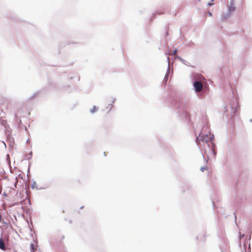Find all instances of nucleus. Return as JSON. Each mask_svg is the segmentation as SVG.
Masks as SVG:
<instances>
[{"label":"nucleus","mask_w":252,"mask_h":252,"mask_svg":"<svg viewBox=\"0 0 252 252\" xmlns=\"http://www.w3.org/2000/svg\"><path fill=\"white\" fill-rule=\"evenodd\" d=\"M214 138V135H211L209 127L207 124H205L200 131L199 135L196 137L195 142L197 145L199 147L203 144L205 148L206 144L213 156L216 155V152L213 142L211 141Z\"/></svg>","instance_id":"f257e3e1"},{"label":"nucleus","mask_w":252,"mask_h":252,"mask_svg":"<svg viewBox=\"0 0 252 252\" xmlns=\"http://www.w3.org/2000/svg\"><path fill=\"white\" fill-rule=\"evenodd\" d=\"M172 105L173 107L177 110V113L179 114L180 116H184L186 120H188L189 118V114L185 110V104L183 101L179 99H176L173 100Z\"/></svg>","instance_id":"f03ea898"},{"label":"nucleus","mask_w":252,"mask_h":252,"mask_svg":"<svg viewBox=\"0 0 252 252\" xmlns=\"http://www.w3.org/2000/svg\"><path fill=\"white\" fill-rule=\"evenodd\" d=\"M193 87L197 96L200 98L204 97L206 91L203 89L202 83L197 80L193 82Z\"/></svg>","instance_id":"7ed1b4c3"},{"label":"nucleus","mask_w":252,"mask_h":252,"mask_svg":"<svg viewBox=\"0 0 252 252\" xmlns=\"http://www.w3.org/2000/svg\"><path fill=\"white\" fill-rule=\"evenodd\" d=\"M236 103L235 104L234 102L230 103V108H231V118H234L236 116V113L237 112L238 109L239 108V104L237 102V99H236Z\"/></svg>","instance_id":"20e7f679"},{"label":"nucleus","mask_w":252,"mask_h":252,"mask_svg":"<svg viewBox=\"0 0 252 252\" xmlns=\"http://www.w3.org/2000/svg\"><path fill=\"white\" fill-rule=\"evenodd\" d=\"M236 9V7L234 6V0H230L229 4L227 6V12L230 13H232Z\"/></svg>","instance_id":"39448f33"},{"label":"nucleus","mask_w":252,"mask_h":252,"mask_svg":"<svg viewBox=\"0 0 252 252\" xmlns=\"http://www.w3.org/2000/svg\"><path fill=\"white\" fill-rule=\"evenodd\" d=\"M231 13H229L228 12H226L225 13H224L221 17V20L222 21H224L226 20L231 15Z\"/></svg>","instance_id":"423d86ee"},{"label":"nucleus","mask_w":252,"mask_h":252,"mask_svg":"<svg viewBox=\"0 0 252 252\" xmlns=\"http://www.w3.org/2000/svg\"><path fill=\"white\" fill-rule=\"evenodd\" d=\"M40 93H41L40 91H37L34 92L30 96L29 99L30 100L34 99V98L38 96L39 95V94H40Z\"/></svg>","instance_id":"0eeeda50"},{"label":"nucleus","mask_w":252,"mask_h":252,"mask_svg":"<svg viewBox=\"0 0 252 252\" xmlns=\"http://www.w3.org/2000/svg\"><path fill=\"white\" fill-rule=\"evenodd\" d=\"M64 238V236L61 233H59L56 236V240L58 242H61Z\"/></svg>","instance_id":"6e6552de"},{"label":"nucleus","mask_w":252,"mask_h":252,"mask_svg":"<svg viewBox=\"0 0 252 252\" xmlns=\"http://www.w3.org/2000/svg\"><path fill=\"white\" fill-rule=\"evenodd\" d=\"M0 249L3 251L6 250V248L5 246V243L1 238H0Z\"/></svg>","instance_id":"1a4fd4ad"},{"label":"nucleus","mask_w":252,"mask_h":252,"mask_svg":"<svg viewBox=\"0 0 252 252\" xmlns=\"http://www.w3.org/2000/svg\"><path fill=\"white\" fill-rule=\"evenodd\" d=\"M115 100H116V98H114L112 101V103H109L108 104L107 108H109V110H108V112H109L112 108V107L113 106V103H114Z\"/></svg>","instance_id":"9d476101"},{"label":"nucleus","mask_w":252,"mask_h":252,"mask_svg":"<svg viewBox=\"0 0 252 252\" xmlns=\"http://www.w3.org/2000/svg\"><path fill=\"white\" fill-rule=\"evenodd\" d=\"M98 110V108L94 105L92 109H90V112L91 114L95 113Z\"/></svg>","instance_id":"9b49d317"},{"label":"nucleus","mask_w":252,"mask_h":252,"mask_svg":"<svg viewBox=\"0 0 252 252\" xmlns=\"http://www.w3.org/2000/svg\"><path fill=\"white\" fill-rule=\"evenodd\" d=\"M0 124H1V125L5 126V125L6 124V122L5 120H1L0 121Z\"/></svg>","instance_id":"f8f14e48"},{"label":"nucleus","mask_w":252,"mask_h":252,"mask_svg":"<svg viewBox=\"0 0 252 252\" xmlns=\"http://www.w3.org/2000/svg\"><path fill=\"white\" fill-rule=\"evenodd\" d=\"M177 58H178L184 64H186L185 62L186 61L185 60H184L183 59H182V58H181L179 56H177Z\"/></svg>","instance_id":"ddd939ff"},{"label":"nucleus","mask_w":252,"mask_h":252,"mask_svg":"<svg viewBox=\"0 0 252 252\" xmlns=\"http://www.w3.org/2000/svg\"><path fill=\"white\" fill-rule=\"evenodd\" d=\"M167 60L168 61V68H167V70L166 71V72H168V74L169 73V71H170V65H169V58L168 57L167 58Z\"/></svg>","instance_id":"4468645a"},{"label":"nucleus","mask_w":252,"mask_h":252,"mask_svg":"<svg viewBox=\"0 0 252 252\" xmlns=\"http://www.w3.org/2000/svg\"><path fill=\"white\" fill-rule=\"evenodd\" d=\"M168 73L166 72V74H165V75L164 76V80L166 81L167 80V79H168Z\"/></svg>","instance_id":"2eb2a0df"},{"label":"nucleus","mask_w":252,"mask_h":252,"mask_svg":"<svg viewBox=\"0 0 252 252\" xmlns=\"http://www.w3.org/2000/svg\"><path fill=\"white\" fill-rule=\"evenodd\" d=\"M177 51H178V49H175V50L173 51V52H172V55H175L177 54Z\"/></svg>","instance_id":"dca6fc26"},{"label":"nucleus","mask_w":252,"mask_h":252,"mask_svg":"<svg viewBox=\"0 0 252 252\" xmlns=\"http://www.w3.org/2000/svg\"><path fill=\"white\" fill-rule=\"evenodd\" d=\"M78 43V42H71L70 41H68V42H67V44L68 45H69V44H77V43Z\"/></svg>","instance_id":"f3484780"},{"label":"nucleus","mask_w":252,"mask_h":252,"mask_svg":"<svg viewBox=\"0 0 252 252\" xmlns=\"http://www.w3.org/2000/svg\"><path fill=\"white\" fill-rule=\"evenodd\" d=\"M3 220V217L2 215V214L0 212V223Z\"/></svg>","instance_id":"a211bd4d"},{"label":"nucleus","mask_w":252,"mask_h":252,"mask_svg":"<svg viewBox=\"0 0 252 252\" xmlns=\"http://www.w3.org/2000/svg\"><path fill=\"white\" fill-rule=\"evenodd\" d=\"M31 247L32 249V252H34L33 249H34V245L33 244H31Z\"/></svg>","instance_id":"6ab92c4d"},{"label":"nucleus","mask_w":252,"mask_h":252,"mask_svg":"<svg viewBox=\"0 0 252 252\" xmlns=\"http://www.w3.org/2000/svg\"><path fill=\"white\" fill-rule=\"evenodd\" d=\"M213 4H214L213 3L210 2H208V3H207V5L209 6H210L213 5Z\"/></svg>","instance_id":"aec40b11"},{"label":"nucleus","mask_w":252,"mask_h":252,"mask_svg":"<svg viewBox=\"0 0 252 252\" xmlns=\"http://www.w3.org/2000/svg\"><path fill=\"white\" fill-rule=\"evenodd\" d=\"M157 14V13H155L153 14L152 17L151 18V20H152V19L155 17V16Z\"/></svg>","instance_id":"412c9836"},{"label":"nucleus","mask_w":252,"mask_h":252,"mask_svg":"<svg viewBox=\"0 0 252 252\" xmlns=\"http://www.w3.org/2000/svg\"><path fill=\"white\" fill-rule=\"evenodd\" d=\"M208 14L210 16H212V13L211 12H210V11H208Z\"/></svg>","instance_id":"4be33fe9"},{"label":"nucleus","mask_w":252,"mask_h":252,"mask_svg":"<svg viewBox=\"0 0 252 252\" xmlns=\"http://www.w3.org/2000/svg\"><path fill=\"white\" fill-rule=\"evenodd\" d=\"M32 152H30L29 154H28V155L29 156H31L32 157Z\"/></svg>","instance_id":"5701e85b"},{"label":"nucleus","mask_w":252,"mask_h":252,"mask_svg":"<svg viewBox=\"0 0 252 252\" xmlns=\"http://www.w3.org/2000/svg\"><path fill=\"white\" fill-rule=\"evenodd\" d=\"M205 169V168H204V167H202V168H201V170L202 171H204V170Z\"/></svg>","instance_id":"b1692460"},{"label":"nucleus","mask_w":252,"mask_h":252,"mask_svg":"<svg viewBox=\"0 0 252 252\" xmlns=\"http://www.w3.org/2000/svg\"><path fill=\"white\" fill-rule=\"evenodd\" d=\"M6 158H9V155L8 154L6 155Z\"/></svg>","instance_id":"393cba45"},{"label":"nucleus","mask_w":252,"mask_h":252,"mask_svg":"<svg viewBox=\"0 0 252 252\" xmlns=\"http://www.w3.org/2000/svg\"><path fill=\"white\" fill-rule=\"evenodd\" d=\"M29 141H30V139H28L27 140V143H28Z\"/></svg>","instance_id":"a878e982"},{"label":"nucleus","mask_w":252,"mask_h":252,"mask_svg":"<svg viewBox=\"0 0 252 252\" xmlns=\"http://www.w3.org/2000/svg\"><path fill=\"white\" fill-rule=\"evenodd\" d=\"M163 14V13H162V12H159V13H158V14H159V15H161V14Z\"/></svg>","instance_id":"bb28decb"},{"label":"nucleus","mask_w":252,"mask_h":252,"mask_svg":"<svg viewBox=\"0 0 252 252\" xmlns=\"http://www.w3.org/2000/svg\"><path fill=\"white\" fill-rule=\"evenodd\" d=\"M7 160L10 162V158H7Z\"/></svg>","instance_id":"cd10ccee"},{"label":"nucleus","mask_w":252,"mask_h":252,"mask_svg":"<svg viewBox=\"0 0 252 252\" xmlns=\"http://www.w3.org/2000/svg\"><path fill=\"white\" fill-rule=\"evenodd\" d=\"M250 122H252V119H250Z\"/></svg>","instance_id":"c85d7f7f"},{"label":"nucleus","mask_w":252,"mask_h":252,"mask_svg":"<svg viewBox=\"0 0 252 252\" xmlns=\"http://www.w3.org/2000/svg\"><path fill=\"white\" fill-rule=\"evenodd\" d=\"M103 154L105 156H106L105 152L103 153Z\"/></svg>","instance_id":"c756f323"},{"label":"nucleus","mask_w":252,"mask_h":252,"mask_svg":"<svg viewBox=\"0 0 252 252\" xmlns=\"http://www.w3.org/2000/svg\"><path fill=\"white\" fill-rule=\"evenodd\" d=\"M214 0H211V1H214Z\"/></svg>","instance_id":"7c9ffc66"}]
</instances>
